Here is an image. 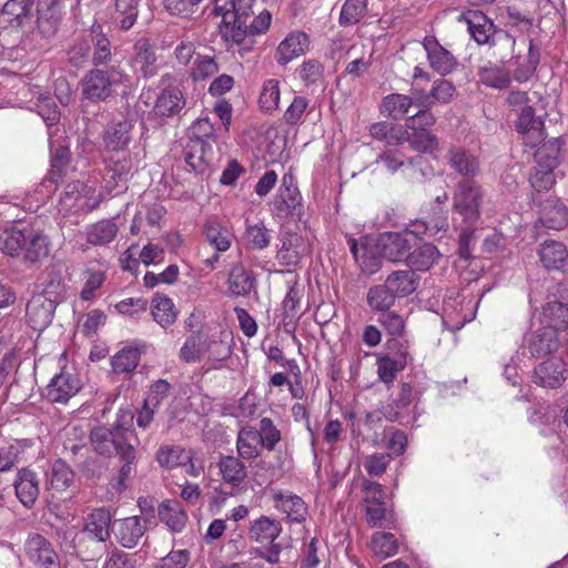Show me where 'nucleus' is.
Wrapping results in <instances>:
<instances>
[{
	"mask_svg": "<svg viewBox=\"0 0 568 568\" xmlns=\"http://www.w3.org/2000/svg\"><path fill=\"white\" fill-rule=\"evenodd\" d=\"M277 260L282 265L296 266L305 251L303 237L295 232H283Z\"/></svg>",
	"mask_w": 568,
	"mask_h": 568,
	"instance_id": "28",
	"label": "nucleus"
},
{
	"mask_svg": "<svg viewBox=\"0 0 568 568\" xmlns=\"http://www.w3.org/2000/svg\"><path fill=\"white\" fill-rule=\"evenodd\" d=\"M439 251L432 243H423L418 239V244L408 252L405 263L409 270L425 272L428 271L439 257Z\"/></svg>",
	"mask_w": 568,
	"mask_h": 568,
	"instance_id": "32",
	"label": "nucleus"
},
{
	"mask_svg": "<svg viewBox=\"0 0 568 568\" xmlns=\"http://www.w3.org/2000/svg\"><path fill=\"white\" fill-rule=\"evenodd\" d=\"M458 20L467 26L469 34L480 45L487 44L499 30L493 20L479 10H467Z\"/></svg>",
	"mask_w": 568,
	"mask_h": 568,
	"instance_id": "12",
	"label": "nucleus"
},
{
	"mask_svg": "<svg viewBox=\"0 0 568 568\" xmlns=\"http://www.w3.org/2000/svg\"><path fill=\"white\" fill-rule=\"evenodd\" d=\"M74 481V471L62 459L53 463L50 470L49 490L65 491Z\"/></svg>",
	"mask_w": 568,
	"mask_h": 568,
	"instance_id": "49",
	"label": "nucleus"
},
{
	"mask_svg": "<svg viewBox=\"0 0 568 568\" xmlns=\"http://www.w3.org/2000/svg\"><path fill=\"white\" fill-rule=\"evenodd\" d=\"M185 98L179 87L164 88L156 98L154 113L158 116L171 118L179 114L185 106Z\"/></svg>",
	"mask_w": 568,
	"mask_h": 568,
	"instance_id": "27",
	"label": "nucleus"
},
{
	"mask_svg": "<svg viewBox=\"0 0 568 568\" xmlns=\"http://www.w3.org/2000/svg\"><path fill=\"white\" fill-rule=\"evenodd\" d=\"M91 62L95 68L100 65H106L111 62L113 52L112 44L109 38L101 31V27L92 29L91 37Z\"/></svg>",
	"mask_w": 568,
	"mask_h": 568,
	"instance_id": "39",
	"label": "nucleus"
},
{
	"mask_svg": "<svg viewBox=\"0 0 568 568\" xmlns=\"http://www.w3.org/2000/svg\"><path fill=\"white\" fill-rule=\"evenodd\" d=\"M412 97L400 93H392L383 98L382 112L393 120H400L407 115L414 105Z\"/></svg>",
	"mask_w": 568,
	"mask_h": 568,
	"instance_id": "45",
	"label": "nucleus"
},
{
	"mask_svg": "<svg viewBox=\"0 0 568 568\" xmlns=\"http://www.w3.org/2000/svg\"><path fill=\"white\" fill-rule=\"evenodd\" d=\"M561 145L562 141L559 138L544 142L535 152L536 163L557 168Z\"/></svg>",
	"mask_w": 568,
	"mask_h": 568,
	"instance_id": "60",
	"label": "nucleus"
},
{
	"mask_svg": "<svg viewBox=\"0 0 568 568\" xmlns=\"http://www.w3.org/2000/svg\"><path fill=\"white\" fill-rule=\"evenodd\" d=\"M141 357V351L134 346H126L120 349L111 358L112 369L115 374H128L133 372Z\"/></svg>",
	"mask_w": 568,
	"mask_h": 568,
	"instance_id": "51",
	"label": "nucleus"
},
{
	"mask_svg": "<svg viewBox=\"0 0 568 568\" xmlns=\"http://www.w3.org/2000/svg\"><path fill=\"white\" fill-rule=\"evenodd\" d=\"M20 246L23 261L34 265L47 258L51 252V241L42 231L33 227L21 229Z\"/></svg>",
	"mask_w": 568,
	"mask_h": 568,
	"instance_id": "7",
	"label": "nucleus"
},
{
	"mask_svg": "<svg viewBox=\"0 0 568 568\" xmlns=\"http://www.w3.org/2000/svg\"><path fill=\"white\" fill-rule=\"evenodd\" d=\"M303 297V287L295 282L287 291L283 305L282 324L285 332H293L296 323L302 315L301 301Z\"/></svg>",
	"mask_w": 568,
	"mask_h": 568,
	"instance_id": "30",
	"label": "nucleus"
},
{
	"mask_svg": "<svg viewBox=\"0 0 568 568\" xmlns=\"http://www.w3.org/2000/svg\"><path fill=\"white\" fill-rule=\"evenodd\" d=\"M256 278L253 272L242 263L234 264L227 276V293L230 296H247L254 290Z\"/></svg>",
	"mask_w": 568,
	"mask_h": 568,
	"instance_id": "29",
	"label": "nucleus"
},
{
	"mask_svg": "<svg viewBox=\"0 0 568 568\" xmlns=\"http://www.w3.org/2000/svg\"><path fill=\"white\" fill-rule=\"evenodd\" d=\"M369 134L375 140L395 146L404 142L405 130L392 122L381 121L369 126Z\"/></svg>",
	"mask_w": 568,
	"mask_h": 568,
	"instance_id": "46",
	"label": "nucleus"
},
{
	"mask_svg": "<svg viewBox=\"0 0 568 568\" xmlns=\"http://www.w3.org/2000/svg\"><path fill=\"white\" fill-rule=\"evenodd\" d=\"M149 519L131 516L115 520L113 524L114 536L124 548H134L146 531Z\"/></svg>",
	"mask_w": 568,
	"mask_h": 568,
	"instance_id": "13",
	"label": "nucleus"
},
{
	"mask_svg": "<svg viewBox=\"0 0 568 568\" xmlns=\"http://www.w3.org/2000/svg\"><path fill=\"white\" fill-rule=\"evenodd\" d=\"M27 559L38 568H60V556L43 535L30 532L23 544Z\"/></svg>",
	"mask_w": 568,
	"mask_h": 568,
	"instance_id": "6",
	"label": "nucleus"
},
{
	"mask_svg": "<svg viewBox=\"0 0 568 568\" xmlns=\"http://www.w3.org/2000/svg\"><path fill=\"white\" fill-rule=\"evenodd\" d=\"M423 47L427 52L429 65L442 75L449 74L457 65V59L433 37H425Z\"/></svg>",
	"mask_w": 568,
	"mask_h": 568,
	"instance_id": "19",
	"label": "nucleus"
},
{
	"mask_svg": "<svg viewBox=\"0 0 568 568\" xmlns=\"http://www.w3.org/2000/svg\"><path fill=\"white\" fill-rule=\"evenodd\" d=\"M308 45L310 39L305 32H293L278 44L275 60L278 64L285 65L293 59L304 54Z\"/></svg>",
	"mask_w": 568,
	"mask_h": 568,
	"instance_id": "24",
	"label": "nucleus"
},
{
	"mask_svg": "<svg viewBox=\"0 0 568 568\" xmlns=\"http://www.w3.org/2000/svg\"><path fill=\"white\" fill-rule=\"evenodd\" d=\"M415 244H418V237L414 232H385L378 237L377 248L382 257L399 263L406 261Z\"/></svg>",
	"mask_w": 568,
	"mask_h": 568,
	"instance_id": "5",
	"label": "nucleus"
},
{
	"mask_svg": "<svg viewBox=\"0 0 568 568\" xmlns=\"http://www.w3.org/2000/svg\"><path fill=\"white\" fill-rule=\"evenodd\" d=\"M479 81L490 88L495 89H505L510 83L509 73L501 67L498 65H486L480 68L479 72Z\"/></svg>",
	"mask_w": 568,
	"mask_h": 568,
	"instance_id": "58",
	"label": "nucleus"
},
{
	"mask_svg": "<svg viewBox=\"0 0 568 568\" xmlns=\"http://www.w3.org/2000/svg\"><path fill=\"white\" fill-rule=\"evenodd\" d=\"M255 433L260 445L267 450H274L276 444L281 440V432L268 417H263L260 420V428L255 429Z\"/></svg>",
	"mask_w": 568,
	"mask_h": 568,
	"instance_id": "63",
	"label": "nucleus"
},
{
	"mask_svg": "<svg viewBox=\"0 0 568 568\" xmlns=\"http://www.w3.org/2000/svg\"><path fill=\"white\" fill-rule=\"evenodd\" d=\"M397 298L414 293L419 284V276L413 270H397L392 272L384 282Z\"/></svg>",
	"mask_w": 568,
	"mask_h": 568,
	"instance_id": "33",
	"label": "nucleus"
},
{
	"mask_svg": "<svg viewBox=\"0 0 568 568\" xmlns=\"http://www.w3.org/2000/svg\"><path fill=\"white\" fill-rule=\"evenodd\" d=\"M256 0H229L224 6L215 3L213 13L222 16L223 22H246L254 18Z\"/></svg>",
	"mask_w": 568,
	"mask_h": 568,
	"instance_id": "23",
	"label": "nucleus"
},
{
	"mask_svg": "<svg viewBox=\"0 0 568 568\" xmlns=\"http://www.w3.org/2000/svg\"><path fill=\"white\" fill-rule=\"evenodd\" d=\"M58 303L43 295L36 294L27 304V317L30 326L36 331L48 327L53 318Z\"/></svg>",
	"mask_w": 568,
	"mask_h": 568,
	"instance_id": "15",
	"label": "nucleus"
},
{
	"mask_svg": "<svg viewBox=\"0 0 568 568\" xmlns=\"http://www.w3.org/2000/svg\"><path fill=\"white\" fill-rule=\"evenodd\" d=\"M106 171V184L110 189H115L125 184L132 176L133 160L128 153H109L104 158Z\"/></svg>",
	"mask_w": 568,
	"mask_h": 568,
	"instance_id": "14",
	"label": "nucleus"
},
{
	"mask_svg": "<svg viewBox=\"0 0 568 568\" xmlns=\"http://www.w3.org/2000/svg\"><path fill=\"white\" fill-rule=\"evenodd\" d=\"M406 358L400 355L396 358L390 356H383L377 359V375L385 384H390L396 377V374L406 367Z\"/></svg>",
	"mask_w": 568,
	"mask_h": 568,
	"instance_id": "59",
	"label": "nucleus"
},
{
	"mask_svg": "<svg viewBox=\"0 0 568 568\" xmlns=\"http://www.w3.org/2000/svg\"><path fill=\"white\" fill-rule=\"evenodd\" d=\"M398 546L395 536L390 532L377 531L372 537V550L382 558L397 552Z\"/></svg>",
	"mask_w": 568,
	"mask_h": 568,
	"instance_id": "64",
	"label": "nucleus"
},
{
	"mask_svg": "<svg viewBox=\"0 0 568 568\" xmlns=\"http://www.w3.org/2000/svg\"><path fill=\"white\" fill-rule=\"evenodd\" d=\"M538 253L546 268L564 271L568 265V251L561 242L547 240L540 245Z\"/></svg>",
	"mask_w": 568,
	"mask_h": 568,
	"instance_id": "34",
	"label": "nucleus"
},
{
	"mask_svg": "<svg viewBox=\"0 0 568 568\" xmlns=\"http://www.w3.org/2000/svg\"><path fill=\"white\" fill-rule=\"evenodd\" d=\"M129 82L130 75L120 65L108 70L93 68L80 81L81 94L92 103L105 102L114 93L113 85Z\"/></svg>",
	"mask_w": 568,
	"mask_h": 568,
	"instance_id": "2",
	"label": "nucleus"
},
{
	"mask_svg": "<svg viewBox=\"0 0 568 568\" xmlns=\"http://www.w3.org/2000/svg\"><path fill=\"white\" fill-rule=\"evenodd\" d=\"M132 123L128 120L112 121L103 131L102 140L108 153H124L131 141Z\"/></svg>",
	"mask_w": 568,
	"mask_h": 568,
	"instance_id": "18",
	"label": "nucleus"
},
{
	"mask_svg": "<svg viewBox=\"0 0 568 568\" xmlns=\"http://www.w3.org/2000/svg\"><path fill=\"white\" fill-rule=\"evenodd\" d=\"M217 465L224 483L232 487L241 486L247 477L245 465L234 456H222Z\"/></svg>",
	"mask_w": 568,
	"mask_h": 568,
	"instance_id": "40",
	"label": "nucleus"
},
{
	"mask_svg": "<svg viewBox=\"0 0 568 568\" xmlns=\"http://www.w3.org/2000/svg\"><path fill=\"white\" fill-rule=\"evenodd\" d=\"M32 0H8L1 9V17L8 27L18 29L30 19Z\"/></svg>",
	"mask_w": 568,
	"mask_h": 568,
	"instance_id": "35",
	"label": "nucleus"
},
{
	"mask_svg": "<svg viewBox=\"0 0 568 568\" xmlns=\"http://www.w3.org/2000/svg\"><path fill=\"white\" fill-rule=\"evenodd\" d=\"M448 166L462 179H475L480 173V160L470 150L452 145L445 155Z\"/></svg>",
	"mask_w": 568,
	"mask_h": 568,
	"instance_id": "9",
	"label": "nucleus"
},
{
	"mask_svg": "<svg viewBox=\"0 0 568 568\" xmlns=\"http://www.w3.org/2000/svg\"><path fill=\"white\" fill-rule=\"evenodd\" d=\"M271 20V13L263 9L250 23L223 22L225 26L223 39L227 43V49L243 58L245 53L252 50L255 43L254 36L265 32L270 28Z\"/></svg>",
	"mask_w": 568,
	"mask_h": 568,
	"instance_id": "3",
	"label": "nucleus"
},
{
	"mask_svg": "<svg viewBox=\"0 0 568 568\" xmlns=\"http://www.w3.org/2000/svg\"><path fill=\"white\" fill-rule=\"evenodd\" d=\"M156 460L162 467L174 468L190 460L181 446H163L156 453Z\"/></svg>",
	"mask_w": 568,
	"mask_h": 568,
	"instance_id": "61",
	"label": "nucleus"
},
{
	"mask_svg": "<svg viewBox=\"0 0 568 568\" xmlns=\"http://www.w3.org/2000/svg\"><path fill=\"white\" fill-rule=\"evenodd\" d=\"M133 415L130 412H120L112 428L97 426L90 432V442L94 452L104 457L119 455L125 446H133L134 430L131 428Z\"/></svg>",
	"mask_w": 568,
	"mask_h": 568,
	"instance_id": "1",
	"label": "nucleus"
},
{
	"mask_svg": "<svg viewBox=\"0 0 568 568\" xmlns=\"http://www.w3.org/2000/svg\"><path fill=\"white\" fill-rule=\"evenodd\" d=\"M256 436L257 434L252 427H244L239 432L236 446L242 458L253 459L260 455V442Z\"/></svg>",
	"mask_w": 568,
	"mask_h": 568,
	"instance_id": "57",
	"label": "nucleus"
},
{
	"mask_svg": "<svg viewBox=\"0 0 568 568\" xmlns=\"http://www.w3.org/2000/svg\"><path fill=\"white\" fill-rule=\"evenodd\" d=\"M486 192L475 179H460L453 192V213L467 226H474L481 216Z\"/></svg>",
	"mask_w": 568,
	"mask_h": 568,
	"instance_id": "4",
	"label": "nucleus"
},
{
	"mask_svg": "<svg viewBox=\"0 0 568 568\" xmlns=\"http://www.w3.org/2000/svg\"><path fill=\"white\" fill-rule=\"evenodd\" d=\"M367 305L371 310L382 313L390 310L397 300L389 287L383 283L373 285L367 291Z\"/></svg>",
	"mask_w": 568,
	"mask_h": 568,
	"instance_id": "47",
	"label": "nucleus"
},
{
	"mask_svg": "<svg viewBox=\"0 0 568 568\" xmlns=\"http://www.w3.org/2000/svg\"><path fill=\"white\" fill-rule=\"evenodd\" d=\"M207 338L202 332L187 336L180 349V358L185 363L199 362L206 354Z\"/></svg>",
	"mask_w": 568,
	"mask_h": 568,
	"instance_id": "48",
	"label": "nucleus"
},
{
	"mask_svg": "<svg viewBox=\"0 0 568 568\" xmlns=\"http://www.w3.org/2000/svg\"><path fill=\"white\" fill-rule=\"evenodd\" d=\"M41 285L42 292L38 295H43L49 300H54L58 304L63 300L65 285L62 273L57 267L47 268L45 276Z\"/></svg>",
	"mask_w": 568,
	"mask_h": 568,
	"instance_id": "50",
	"label": "nucleus"
},
{
	"mask_svg": "<svg viewBox=\"0 0 568 568\" xmlns=\"http://www.w3.org/2000/svg\"><path fill=\"white\" fill-rule=\"evenodd\" d=\"M515 44V38L503 29L498 30V32L491 37V40L487 42L490 55L503 64L513 58Z\"/></svg>",
	"mask_w": 568,
	"mask_h": 568,
	"instance_id": "43",
	"label": "nucleus"
},
{
	"mask_svg": "<svg viewBox=\"0 0 568 568\" xmlns=\"http://www.w3.org/2000/svg\"><path fill=\"white\" fill-rule=\"evenodd\" d=\"M542 323L546 327H554L556 332L568 325V306L546 302L542 307Z\"/></svg>",
	"mask_w": 568,
	"mask_h": 568,
	"instance_id": "56",
	"label": "nucleus"
},
{
	"mask_svg": "<svg viewBox=\"0 0 568 568\" xmlns=\"http://www.w3.org/2000/svg\"><path fill=\"white\" fill-rule=\"evenodd\" d=\"M282 526L280 521L266 516L254 520L248 530V537L257 542H273L281 534Z\"/></svg>",
	"mask_w": 568,
	"mask_h": 568,
	"instance_id": "41",
	"label": "nucleus"
},
{
	"mask_svg": "<svg viewBox=\"0 0 568 568\" xmlns=\"http://www.w3.org/2000/svg\"><path fill=\"white\" fill-rule=\"evenodd\" d=\"M408 142L410 148L420 153H433L439 149L437 136L429 131H413L409 133L405 130L404 142Z\"/></svg>",
	"mask_w": 568,
	"mask_h": 568,
	"instance_id": "54",
	"label": "nucleus"
},
{
	"mask_svg": "<svg viewBox=\"0 0 568 568\" xmlns=\"http://www.w3.org/2000/svg\"><path fill=\"white\" fill-rule=\"evenodd\" d=\"M71 555L81 561L99 559L103 552V542L81 531L74 532L70 541Z\"/></svg>",
	"mask_w": 568,
	"mask_h": 568,
	"instance_id": "31",
	"label": "nucleus"
},
{
	"mask_svg": "<svg viewBox=\"0 0 568 568\" xmlns=\"http://www.w3.org/2000/svg\"><path fill=\"white\" fill-rule=\"evenodd\" d=\"M368 11V0H345L338 17L343 28L357 24Z\"/></svg>",
	"mask_w": 568,
	"mask_h": 568,
	"instance_id": "52",
	"label": "nucleus"
},
{
	"mask_svg": "<svg viewBox=\"0 0 568 568\" xmlns=\"http://www.w3.org/2000/svg\"><path fill=\"white\" fill-rule=\"evenodd\" d=\"M540 223L551 230H562L568 225V209L557 197H548L539 205Z\"/></svg>",
	"mask_w": 568,
	"mask_h": 568,
	"instance_id": "20",
	"label": "nucleus"
},
{
	"mask_svg": "<svg viewBox=\"0 0 568 568\" xmlns=\"http://www.w3.org/2000/svg\"><path fill=\"white\" fill-rule=\"evenodd\" d=\"M112 515L105 507L93 509L85 518L81 532L105 542L110 538Z\"/></svg>",
	"mask_w": 568,
	"mask_h": 568,
	"instance_id": "26",
	"label": "nucleus"
},
{
	"mask_svg": "<svg viewBox=\"0 0 568 568\" xmlns=\"http://www.w3.org/2000/svg\"><path fill=\"white\" fill-rule=\"evenodd\" d=\"M14 491L19 501L31 509L40 495V481L38 475L30 468L18 470L14 483Z\"/></svg>",
	"mask_w": 568,
	"mask_h": 568,
	"instance_id": "16",
	"label": "nucleus"
},
{
	"mask_svg": "<svg viewBox=\"0 0 568 568\" xmlns=\"http://www.w3.org/2000/svg\"><path fill=\"white\" fill-rule=\"evenodd\" d=\"M130 63L134 71L144 79H151L158 74L156 50L148 38H139L133 43Z\"/></svg>",
	"mask_w": 568,
	"mask_h": 568,
	"instance_id": "8",
	"label": "nucleus"
},
{
	"mask_svg": "<svg viewBox=\"0 0 568 568\" xmlns=\"http://www.w3.org/2000/svg\"><path fill=\"white\" fill-rule=\"evenodd\" d=\"M516 128L519 133L526 135V143L530 146H536L545 139L544 121L535 114V110L529 105L521 109Z\"/></svg>",
	"mask_w": 568,
	"mask_h": 568,
	"instance_id": "21",
	"label": "nucleus"
},
{
	"mask_svg": "<svg viewBox=\"0 0 568 568\" xmlns=\"http://www.w3.org/2000/svg\"><path fill=\"white\" fill-rule=\"evenodd\" d=\"M566 374L567 368L564 361L559 357H551L535 368L534 381L542 387L557 388L566 381Z\"/></svg>",
	"mask_w": 568,
	"mask_h": 568,
	"instance_id": "17",
	"label": "nucleus"
},
{
	"mask_svg": "<svg viewBox=\"0 0 568 568\" xmlns=\"http://www.w3.org/2000/svg\"><path fill=\"white\" fill-rule=\"evenodd\" d=\"M159 518L173 532H180L184 528L187 515L178 501H163L158 509Z\"/></svg>",
	"mask_w": 568,
	"mask_h": 568,
	"instance_id": "42",
	"label": "nucleus"
},
{
	"mask_svg": "<svg viewBox=\"0 0 568 568\" xmlns=\"http://www.w3.org/2000/svg\"><path fill=\"white\" fill-rule=\"evenodd\" d=\"M141 0H114V11L112 13V23L121 31L130 30L139 16V4Z\"/></svg>",
	"mask_w": 568,
	"mask_h": 568,
	"instance_id": "37",
	"label": "nucleus"
},
{
	"mask_svg": "<svg viewBox=\"0 0 568 568\" xmlns=\"http://www.w3.org/2000/svg\"><path fill=\"white\" fill-rule=\"evenodd\" d=\"M211 145L205 140L191 139L185 149V162L197 173H204L211 162Z\"/></svg>",
	"mask_w": 568,
	"mask_h": 568,
	"instance_id": "36",
	"label": "nucleus"
},
{
	"mask_svg": "<svg viewBox=\"0 0 568 568\" xmlns=\"http://www.w3.org/2000/svg\"><path fill=\"white\" fill-rule=\"evenodd\" d=\"M273 209L280 219L302 215V199L297 187H280L273 201Z\"/></svg>",
	"mask_w": 568,
	"mask_h": 568,
	"instance_id": "22",
	"label": "nucleus"
},
{
	"mask_svg": "<svg viewBox=\"0 0 568 568\" xmlns=\"http://www.w3.org/2000/svg\"><path fill=\"white\" fill-rule=\"evenodd\" d=\"M118 226L111 220H102L92 224L87 233V240L93 245H105L116 236Z\"/></svg>",
	"mask_w": 568,
	"mask_h": 568,
	"instance_id": "53",
	"label": "nucleus"
},
{
	"mask_svg": "<svg viewBox=\"0 0 568 568\" xmlns=\"http://www.w3.org/2000/svg\"><path fill=\"white\" fill-rule=\"evenodd\" d=\"M151 314L153 320L163 328L175 323L178 311L173 301L160 293H156L151 302Z\"/></svg>",
	"mask_w": 568,
	"mask_h": 568,
	"instance_id": "38",
	"label": "nucleus"
},
{
	"mask_svg": "<svg viewBox=\"0 0 568 568\" xmlns=\"http://www.w3.org/2000/svg\"><path fill=\"white\" fill-rule=\"evenodd\" d=\"M413 387L408 383L400 385V392L394 400V405L383 406L382 413L389 422H395L402 417V409L407 408L413 402Z\"/></svg>",
	"mask_w": 568,
	"mask_h": 568,
	"instance_id": "55",
	"label": "nucleus"
},
{
	"mask_svg": "<svg viewBox=\"0 0 568 568\" xmlns=\"http://www.w3.org/2000/svg\"><path fill=\"white\" fill-rule=\"evenodd\" d=\"M274 499L276 507L285 513L291 521L298 524L305 521L307 507L300 496L280 493L274 496Z\"/></svg>",
	"mask_w": 568,
	"mask_h": 568,
	"instance_id": "44",
	"label": "nucleus"
},
{
	"mask_svg": "<svg viewBox=\"0 0 568 568\" xmlns=\"http://www.w3.org/2000/svg\"><path fill=\"white\" fill-rule=\"evenodd\" d=\"M79 389V379L70 373L61 372L48 385L47 396L53 403H67Z\"/></svg>",
	"mask_w": 568,
	"mask_h": 568,
	"instance_id": "25",
	"label": "nucleus"
},
{
	"mask_svg": "<svg viewBox=\"0 0 568 568\" xmlns=\"http://www.w3.org/2000/svg\"><path fill=\"white\" fill-rule=\"evenodd\" d=\"M525 348L535 358H542L559 348L558 332L554 327L542 326L525 336Z\"/></svg>",
	"mask_w": 568,
	"mask_h": 568,
	"instance_id": "10",
	"label": "nucleus"
},
{
	"mask_svg": "<svg viewBox=\"0 0 568 568\" xmlns=\"http://www.w3.org/2000/svg\"><path fill=\"white\" fill-rule=\"evenodd\" d=\"M62 20V0H37V28L47 39L54 37Z\"/></svg>",
	"mask_w": 568,
	"mask_h": 568,
	"instance_id": "11",
	"label": "nucleus"
},
{
	"mask_svg": "<svg viewBox=\"0 0 568 568\" xmlns=\"http://www.w3.org/2000/svg\"><path fill=\"white\" fill-rule=\"evenodd\" d=\"M68 62L77 68H83L91 58V43L85 39H77L67 50Z\"/></svg>",
	"mask_w": 568,
	"mask_h": 568,
	"instance_id": "62",
	"label": "nucleus"
}]
</instances>
